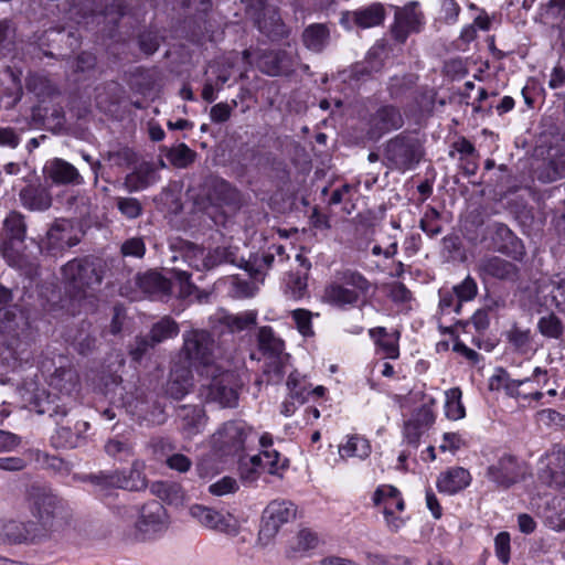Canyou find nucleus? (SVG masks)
<instances>
[{
	"mask_svg": "<svg viewBox=\"0 0 565 565\" xmlns=\"http://www.w3.org/2000/svg\"><path fill=\"white\" fill-rule=\"evenodd\" d=\"M106 264L94 256L75 257L61 267V279L73 311L94 310L98 301Z\"/></svg>",
	"mask_w": 565,
	"mask_h": 565,
	"instance_id": "1",
	"label": "nucleus"
},
{
	"mask_svg": "<svg viewBox=\"0 0 565 565\" xmlns=\"http://www.w3.org/2000/svg\"><path fill=\"white\" fill-rule=\"evenodd\" d=\"M3 236L1 252L8 264L23 270L28 276L35 274L38 263L25 253L26 223L20 212L12 211L4 218Z\"/></svg>",
	"mask_w": 565,
	"mask_h": 565,
	"instance_id": "2",
	"label": "nucleus"
},
{
	"mask_svg": "<svg viewBox=\"0 0 565 565\" xmlns=\"http://www.w3.org/2000/svg\"><path fill=\"white\" fill-rule=\"evenodd\" d=\"M424 156L418 138L402 132L384 145V163L392 170L406 171L417 166Z\"/></svg>",
	"mask_w": 565,
	"mask_h": 565,
	"instance_id": "3",
	"label": "nucleus"
},
{
	"mask_svg": "<svg viewBox=\"0 0 565 565\" xmlns=\"http://www.w3.org/2000/svg\"><path fill=\"white\" fill-rule=\"evenodd\" d=\"M216 343L206 330L192 329L183 333L182 352L189 363L201 374L216 370L214 364Z\"/></svg>",
	"mask_w": 565,
	"mask_h": 565,
	"instance_id": "4",
	"label": "nucleus"
},
{
	"mask_svg": "<svg viewBox=\"0 0 565 565\" xmlns=\"http://www.w3.org/2000/svg\"><path fill=\"white\" fill-rule=\"evenodd\" d=\"M206 377L211 381L206 385H202V395L205 401L217 403L222 408H234L238 404V383L233 372L222 371L218 369L206 373Z\"/></svg>",
	"mask_w": 565,
	"mask_h": 565,
	"instance_id": "5",
	"label": "nucleus"
},
{
	"mask_svg": "<svg viewBox=\"0 0 565 565\" xmlns=\"http://www.w3.org/2000/svg\"><path fill=\"white\" fill-rule=\"evenodd\" d=\"M78 243L79 237L76 235L73 221L56 218L39 242V249L43 255L58 257Z\"/></svg>",
	"mask_w": 565,
	"mask_h": 565,
	"instance_id": "6",
	"label": "nucleus"
},
{
	"mask_svg": "<svg viewBox=\"0 0 565 565\" xmlns=\"http://www.w3.org/2000/svg\"><path fill=\"white\" fill-rule=\"evenodd\" d=\"M482 241L489 242V249L507 255L514 260H522L526 254L523 242L508 225L501 222L487 225Z\"/></svg>",
	"mask_w": 565,
	"mask_h": 565,
	"instance_id": "7",
	"label": "nucleus"
},
{
	"mask_svg": "<svg viewBox=\"0 0 565 565\" xmlns=\"http://www.w3.org/2000/svg\"><path fill=\"white\" fill-rule=\"evenodd\" d=\"M256 64L259 71L268 76L290 75L300 64V57L297 50L288 44V49L259 52Z\"/></svg>",
	"mask_w": 565,
	"mask_h": 565,
	"instance_id": "8",
	"label": "nucleus"
},
{
	"mask_svg": "<svg viewBox=\"0 0 565 565\" xmlns=\"http://www.w3.org/2000/svg\"><path fill=\"white\" fill-rule=\"evenodd\" d=\"M296 516V508L290 501H271L263 513L259 540L267 544L278 532L279 527Z\"/></svg>",
	"mask_w": 565,
	"mask_h": 565,
	"instance_id": "9",
	"label": "nucleus"
},
{
	"mask_svg": "<svg viewBox=\"0 0 565 565\" xmlns=\"http://www.w3.org/2000/svg\"><path fill=\"white\" fill-rule=\"evenodd\" d=\"M424 13L419 10L417 1H411L403 8H397L391 34L398 43H405L411 33L420 32L424 24Z\"/></svg>",
	"mask_w": 565,
	"mask_h": 565,
	"instance_id": "10",
	"label": "nucleus"
},
{
	"mask_svg": "<svg viewBox=\"0 0 565 565\" xmlns=\"http://www.w3.org/2000/svg\"><path fill=\"white\" fill-rule=\"evenodd\" d=\"M476 273L483 282L491 280L516 281L519 279V267L500 256L484 255L476 264Z\"/></svg>",
	"mask_w": 565,
	"mask_h": 565,
	"instance_id": "11",
	"label": "nucleus"
},
{
	"mask_svg": "<svg viewBox=\"0 0 565 565\" xmlns=\"http://www.w3.org/2000/svg\"><path fill=\"white\" fill-rule=\"evenodd\" d=\"M138 520L135 522L136 537L143 540L149 535L167 527L168 515L162 503L152 500L145 503L138 511Z\"/></svg>",
	"mask_w": 565,
	"mask_h": 565,
	"instance_id": "12",
	"label": "nucleus"
},
{
	"mask_svg": "<svg viewBox=\"0 0 565 565\" xmlns=\"http://www.w3.org/2000/svg\"><path fill=\"white\" fill-rule=\"evenodd\" d=\"M42 367L47 373V383L51 390L70 401L79 385V376L74 366L65 359L60 358V364L54 367L53 372L46 363H43Z\"/></svg>",
	"mask_w": 565,
	"mask_h": 565,
	"instance_id": "13",
	"label": "nucleus"
},
{
	"mask_svg": "<svg viewBox=\"0 0 565 565\" xmlns=\"http://www.w3.org/2000/svg\"><path fill=\"white\" fill-rule=\"evenodd\" d=\"M524 471L518 458L503 455L487 469V478L498 488L509 489L523 479Z\"/></svg>",
	"mask_w": 565,
	"mask_h": 565,
	"instance_id": "14",
	"label": "nucleus"
},
{
	"mask_svg": "<svg viewBox=\"0 0 565 565\" xmlns=\"http://www.w3.org/2000/svg\"><path fill=\"white\" fill-rule=\"evenodd\" d=\"M535 175L543 183L565 178V136L550 146L546 158L535 169Z\"/></svg>",
	"mask_w": 565,
	"mask_h": 565,
	"instance_id": "15",
	"label": "nucleus"
},
{
	"mask_svg": "<svg viewBox=\"0 0 565 565\" xmlns=\"http://www.w3.org/2000/svg\"><path fill=\"white\" fill-rule=\"evenodd\" d=\"M92 483L106 488H120L130 491H138L146 488V479L137 465H134L129 473L115 471L110 473L99 472L87 477Z\"/></svg>",
	"mask_w": 565,
	"mask_h": 565,
	"instance_id": "16",
	"label": "nucleus"
},
{
	"mask_svg": "<svg viewBox=\"0 0 565 565\" xmlns=\"http://www.w3.org/2000/svg\"><path fill=\"white\" fill-rule=\"evenodd\" d=\"M57 429L53 436V443L61 448H77L85 444L89 424L75 417H61L56 419Z\"/></svg>",
	"mask_w": 565,
	"mask_h": 565,
	"instance_id": "17",
	"label": "nucleus"
},
{
	"mask_svg": "<svg viewBox=\"0 0 565 565\" xmlns=\"http://www.w3.org/2000/svg\"><path fill=\"white\" fill-rule=\"evenodd\" d=\"M403 125L401 110L393 105H383L370 116L367 135L371 139H379L392 130L402 128Z\"/></svg>",
	"mask_w": 565,
	"mask_h": 565,
	"instance_id": "18",
	"label": "nucleus"
},
{
	"mask_svg": "<svg viewBox=\"0 0 565 565\" xmlns=\"http://www.w3.org/2000/svg\"><path fill=\"white\" fill-rule=\"evenodd\" d=\"M61 512V501L52 493L39 492L33 497L31 515L52 533L56 529L57 516Z\"/></svg>",
	"mask_w": 565,
	"mask_h": 565,
	"instance_id": "19",
	"label": "nucleus"
},
{
	"mask_svg": "<svg viewBox=\"0 0 565 565\" xmlns=\"http://www.w3.org/2000/svg\"><path fill=\"white\" fill-rule=\"evenodd\" d=\"M249 429L243 422H227L214 435L215 443L226 454H236L244 449Z\"/></svg>",
	"mask_w": 565,
	"mask_h": 565,
	"instance_id": "20",
	"label": "nucleus"
},
{
	"mask_svg": "<svg viewBox=\"0 0 565 565\" xmlns=\"http://www.w3.org/2000/svg\"><path fill=\"white\" fill-rule=\"evenodd\" d=\"M190 514L200 524L207 529L216 530L224 533H235L236 522L231 514H222L221 512L201 504H194L190 508Z\"/></svg>",
	"mask_w": 565,
	"mask_h": 565,
	"instance_id": "21",
	"label": "nucleus"
},
{
	"mask_svg": "<svg viewBox=\"0 0 565 565\" xmlns=\"http://www.w3.org/2000/svg\"><path fill=\"white\" fill-rule=\"evenodd\" d=\"M44 173L56 185H79L84 182L77 168L61 158L47 161L44 167Z\"/></svg>",
	"mask_w": 565,
	"mask_h": 565,
	"instance_id": "22",
	"label": "nucleus"
},
{
	"mask_svg": "<svg viewBox=\"0 0 565 565\" xmlns=\"http://www.w3.org/2000/svg\"><path fill=\"white\" fill-rule=\"evenodd\" d=\"M193 387V375L189 367L174 365L163 385L164 395L179 401L182 399Z\"/></svg>",
	"mask_w": 565,
	"mask_h": 565,
	"instance_id": "23",
	"label": "nucleus"
},
{
	"mask_svg": "<svg viewBox=\"0 0 565 565\" xmlns=\"http://www.w3.org/2000/svg\"><path fill=\"white\" fill-rule=\"evenodd\" d=\"M21 205L31 212L47 211L53 203L50 190L42 184H29L19 192Z\"/></svg>",
	"mask_w": 565,
	"mask_h": 565,
	"instance_id": "24",
	"label": "nucleus"
},
{
	"mask_svg": "<svg viewBox=\"0 0 565 565\" xmlns=\"http://www.w3.org/2000/svg\"><path fill=\"white\" fill-rule=\"evenodd\" d=\"M136 284L145 295L159 299L168 297L172 288L171 280L156 270L138 274Z\"/></svg>",
	"mask_w": 565,
	"mask_h": 565,
	"instance_id": "25",
	"label": "nucleus"
},
{
	"mask_svg": "<svg viewBox=\"0 0 565 565\" xmlns=\"http://www.w3.org/2000/svg\"><path fill=\"white\" fill-rule=\"evenodd\" d=\"M171 248L175 252L172 260L182 259L189 267L196 270H206L205 250L203 247L189 242L179 239L171 244Z\"/></svg>",
	"mask_w": 565,
	"mask_h": 565,
	"instance_id": "26",
	"label": "nucleus"
},
{
	"mask_svg": "<svg viewBox=\"0 0 565 565\" xmlns=\"http://www.w3.org/2000/svg\"><path fill=\"white\" fill-rule=\"evenodd\" d=\"M33 407L39 414H46L51 418L65 417L68 414L67 403L55 393L41 392L33 397Z\"/></svg>",
	"mask_w": 565,
	"mask_h": 565,
	"instance_id": "27",
	"label": "nucleus"
},
{
	"mask_svg": "<svg viewBox=\"0 0 565 565\" xmlns=\"http://www.w3.org/2000/svg\"><path fill=\"white\" fill-rule=\"evenodd\" d=\"M157 180L158 174L153 164L143 162L125 177L122 186L128 192L132 193L147 189Z\"/></svg>",
	"mask_w": 565,
	"mask_h": 565,
	"instance_id": "28",
	"label": "nucleus"
},
{
	"mask_svg": "<svg viewBox=\"0 0 565 565\" xmlns=\"http://www.w3.org/2000/svg\"><path fill=\"white\" fill-rule=\"evenodd\" d=\"M177 416L189 436L200 433L206 422L205 412L199 405H180L177 408Z\"/></svg>",
	"mask_w": 565,
	"mask_h": 565,
	"instance_id": "29",
	"label": "nucleus"
},
{
	"mask_svg": "<svg viewBox=\"0 0 565 565\" xmlns=\"http://www.w3.org/2000/svg\"><path fill=\"white\" fill-rule=\"evenodd\" d=\"M301 41L307 50L321 53L330 42V30L323 23H312L302 31Z\"/></svg>",
	"mask_w": 565,
	"mask_h": 565,
	"instance_id": "30",
	"label": "nucleus"
},
{
	"mask_svg": "<svg viewBox=\"0 0 565 565\" xmlns=\"http://www.w3.org/2000/svg\"><path fill=\"white\" fill-rule=\"evenodd\" d=\"M258 30L273 41L288 36L289 30L277 10H268L257 20Z\"/></svg>",
	"mask_w": 565,
	"mask_h": 565,
	"instance_id": "31",
	"label": "nucleus"
},
{
	"mask_svg": "<svg viewBox=\"0 0 565 565\" xmlns=\"http://www.w3.org/2000/svg\"><path fill=\"white\" fill-rule=\"evenodd\" d=\"M470 481L471 477L468 470L455 468L438 479L437 487L439 491L452 494L465 489Z\"/></svg>",
	"mask_w": 565,
	"mask_h": 565,
	"instance_id": "32",
	"label": "nucleus"
},
{
	"mask_svg": "<svg viewBox=\"0 0 565 565\" xmlns=\"http://www.w3.org/2000/svg\"><path fill=\"white\" fill-rule=\"evenodd\" d=\"M238 248L232 246H217L205 253L206 270L222 264H232L241 268L242 257L237 255Z\"/></svg>",
	"mask_w": 565,
	"mask_h": 565,
	"instance_id": "33",
	"label": "nucleus"
},
{
	"mask_svg": "<svg viewBox=\"0 0 565 565\" xmlns=\"http://www.w3.org/2000/svg\"><path fill=\"white\" fill-rule=\"evenodd\" d=\"M217 321L231 333L242 332L254 328L257 323L256 311H245L238 315L222 313Z\"/></svg>",
	"mask_w": 565,
	"mask_h": 565,
	"instance_id": "34",
	"label": "nucleus"
},
{
	"mask_svg": "<svg viewBox=\"0 0 565 565\" xmlns=\"http://www.w3.org/2000/svg\"><path fill=\"white\" fill-rule=\"evenodd\" d=\"M385 18L384 7L380 3H373L369 7L353 11L354 25L362 29L380 25Z\"/></svg>",
	"mask_w": 565,
	"mask_h": 565,
	"instance_id": "35",
	"label": "nucleus"
},
{
	"mask_svg": "<svg viewBox=\"0 0 565 565\" xmlns=\"http://www.w3.org/2000/svg\"><path fill=\"white\" fill-rule=\"evenodd\" d=\"M323 300L339 307L355 305L359 300V294L339 284H331L324 289Z\"/></svg>",
	"mask_w": 565,
	"mask_h": 565,
	"instance_id": "36",
	"label": "nucleus"
},
{
	"mask_svg": "<svg viewBox=\"0 0 565 565\" xmlns=\"http://www.w3.org/2000/svg\"><path fill=\"white\" fill-rule=\"evenodd\" d=\"M0 541L8 544H29L23 521H0Z\"/></svg>",
	"mask_w": 565,
	"mask_h": 565,
	"instance_id": "37",
	"label": "nucleus"
},
{
	"mask_svg": "<svg viewBox=\"0 0 565 565\" xmlns=\"http://www.w3.org/2000/svg\"><path fill=\"white\" fill-rule=\"evenodd\" d=\"M257 339L259 350L267 358L284 354V341L274 334L270 327H262L258 331Z\"/></svg>",
	"mask_w": 565,
	"mask_h": 565,
	"instance_id": "38",
	"label": "nucleus"
},
{
	"mask_svg": "<svg viewBox=\"0 0 565 565\" xmlns=\"http://www.w3.org/2000/svg\"><path fill=\"white\" fill-rule=\"evenodd\" d=\"M287 386L289 390L290 399H286L281 406V414L285 416H290L294 414L296 406L295 401L302 404L306 401V388L301 385L298 374L296 372L291 373L287 381Z\"/></svg>",
	"mask_w": 565,
	"mask_h": 565,
	"instance_id": "39",
	"label": "nucleus"
},
{
	"mask_svg": "<svg viewBox=\"0 0 565 565\" xmlns=\"http://www.w3.org/2000/svg\"><path fill=\"white\" fill-rule=\"evenodd\" d=\"M179 333V326L171 317H163L156 322L149 332V338L156 345L171 338L177 337Z\"/></svg>",
	"mask_w": 565,
	"mask_h": 565,
	"instance_id": "40",
	"label": "nucleus"
},
{
	"mask_svg": "<svg viewBox=\"0 0 565 565\" xmlns=\"http://www.w3.org/2000/svg\"><path fill=\"white\" fill-rule=\"evenodd\" d=\"M537 329L540 333L550 339L563 341L565 327L561 318L551 312L539 319Z\"/></svg>",
	"mask_w": 565,
	"mask_h": 565,
	"instance_id": "41",
	"label": "nucleus"
},
{
	"mask_svg": "<svg viewBox=\"0 0 565 565\" xmlns=\"http://www.w3.org/2000/svg\"><path fill=\"white\" fill-rule=\"evenodd\" d=\"M541 291H547L553 305L559 309H565V273L554 275L541 287Z\"/></svg>",
	"mask_w": 565,
	"mask_h": 565,
	"instance_id": "42",
	"label": "nucleus"
},
{
	"mask_svg": "<svg viewBox=\"0 0 565 565\" xmlns=\"http://www.w3.org/2000/svg\"><path fill=\"white\" fill-rule=\"evenodd\" d=\"M371 454V446L365 438L352 436L345 445L339 447V455L342 459L352 457L364 459Z\"/></svg>",
	"mask_w": 565,
	"mask_h": 565,
	"instance_id": "43",
	"label": "nucleus"
},
{
	"mask_svg": "<svg viewBox=\"0 0 565 565\" xmlns=\"http://www.w3.org/2000/svg\"><path fill=\"white\" fill-rule=\"evenodd\" d=\"M90 324L83 322L74 339L75 349L82 355L90 354L97 348L96 330H89Z\"/></svg>",
	"mask_w": 565,
	"mask_h": 565,
	"instance_id": "44",
	"label": "nucleus"
},
{
	"mask_svg": "<svg viewBox=\"0 0 565 565\" xmlns=\"http://www.w3.org/2000/svg\"><path fill=\"white\" fill-rule=\"evenodd\" d=\"M166 157L173 167L185 169L195 161L196 152L190 149L185 143H179L170 148Z\"/></svg>",
	"mask_w": 565,
	"mask_h": 565,
	"instance_id": "45",
	"label": "nucleus"
},
{
	"mask_svg": "<svg viewBox=\"0 0 565 565\" xmlns=\"http://www.w3.org/2000/svg\"><path fill=\"white\" fill-rule=\"evenodd\" d=\"M507 340L513 347L514 351L526 354L531 349L532 334L530 329L522 330L513 326L507 332Z\"/></svg>",
	"mask_w": 565,
	"mask_h": 565,
	"instance_id": "46",
	"label": "nucleus"
},
{
	"mask_svg": "<svg viewBox=\"0 0 565 565\" xmlns=\"http://www.w3.org/2000/svg\"><path fill=\"white\" fill-rule=\"evenodd\" d=\"M274 259L275 255L273 253H266L260 256L252 255L248 259L242 257L241 268L248 271L250 276L256 277L258 274H262L264 269L270 268Z\"/></svg>",
	"mask_w": 565,
	"mask_h": 565,
	"instance_id": "47",
	"label": "nucleus"
},
{
	"mask_svg": "<svg viewBox=\"0 0 565 565\" xmlns=\"http://www.w3.org/2000/svg\"><path fill=\"white\" fill-rule=\"evenodd\" d=\"M399 498V491L393 486H382L380 487L373 497V501L376 505L383 503L384 510L383 513L385 515L386 521H390V516L394 514V509H392V503L394 500Z\"/></svg>",
	"mask_w": 565,
	"mask_h": 565,
	"instance_id": "48",
	"label": "nucleus"
},
{
	"mask_svg": "<svg viewBox=\"0 0 565 565\" xmlns=\"http://www.w3.org/2000/svg\"><path fill=\"white\" fill-rule=\"evenodd\" d=\"M25 86L29 92L40 98L49 97L56 93V88L52 82L47 77L39 74L30 75L26 78Z\"/></svg>",
	"mask_w": 565,
	"mask_h": 565,
	"instance_id": "49",
	"label": "nucleus"
},
{
	"mask_svg": "<svg viewBox=\"0 0 565 565\" xmlns=\"http://www.w3.org/2000/svg\"><path fill=\"white\" fill-rule=\"evenodd\" d=\"M115 202L120 214L128 220H136L143 213V205L136 198L117 196Z\"/></svg>",
	"mask_w": 565,
	"mask_h": 565,
	"instance_id": "50",
	"label": "nucleus"
},
{
	"mask_svg": "<svg viewBox=\"0 0 565 565\" xmlns=\"http://www.w3.org/2000/svg\"><path fill=\"white\" fill-rule=\"evenodd\" d=\"M151 492L160 500L168 503H174L181 500L182 492L180 486L169 482H154L150 488Z\"/></svg>",
	"mask_w": 565,
	"mask_h": 565,
	"instance_id": "51",
	"label": "nucleus"
},
{
	"mask_svg": "<svg viewBox=\"0 0 565 565\" xmlns=\"http://www.w3.org/2000/svg\"><path fill=\"white\" fill-rule=\"evenodd\" d=\"M454 292L457 298L455 312L459 313L462 301L472 300L478 292V286L475 279L470 276L466 277L463 281L454 287Z\"/></svg>",
	"mask_w": 565,
	"mask_h": 565,
	"instance_id": "52",
	"label": "nucleus"
},
{
	"mask_svg": "<svg viewBox=\"0 0 565 565\" xmlns=\"http://www.w3.org/2000/svg\"><path fill=\"white\" fill-rule=\"evenodd\" d=\"M29 544H38L51 537L52 532L36 519L23 522Z\"/></svg>",
	"mask_w": 565,
	"mask_h": 565,
	"instance_id": "53",
	"label": "nucleus"
},
{
	"mask_svg": "<svg viewBox=\"0 0 565 565\" xmlns=\"http://www.w3.org/2000/svg\"><path fill=\"white\" fill-rule=\"evenodd\" d=\"M132 444L128 440L109 439L105 445V451L119 460H127L134 455Z\"/></svg>",
	"mask_w": 565,
	"mask_h": 565,
	"instance_id": "54",
	"label": "nucleus"
},
{
	"mask_svg": "<svg viewBox=\"0 0 565 565\" xmlns=\"http://www.w3.org/2000/svg\"><path fill=\"white\" fill-rule=\"evenodd\" d=\"M286 355L269 356L265 363L264 374L267 375V382L278 383L284 374Z\"/></svg>",
	"mask_w": 565,
	"mask_h": 565,
	"instance_id": "55",
	"label": "nucleus"
},
{
	"mask_svg": "<svg viewBox=\"0 0 565 565\" xmlns=\"http://www.w3.org/2000/svg\"><path fill=\"white\" fill-rule=\"evenodd\" d=\"M461 391L452 388L447 393L446 414L451 419H460L465 416V407L460 402Z\"/></svg>",
	"mask_w": 565,
	"mask_h": 565,
	"instance_id": "56",
	"label": "nucleus"
},
{
	"mask_svg": "<svg viewBox=\"0 0 565 565\" xmlns=\"http://www.w3.org/2000/svg\"><path fill=\"white\" fill-rule=\"evenodd\" d=\"M122 257L142 258L146 254V243L142 237H130L120 246Z\"/></svg>",
	"mask_w": 565,
	"mask_h": 565,
	"instance_id": "57",
	"label": "nucleus"
},
{
	"mask_svg": "<svg viewBox=\"0 0 565 565\" xmlns=\"http://www.w3.org/2000/svg\"><path fill=\"white\" fill-rule=\"evenodd\" d=\"M291 317L296 323L297 330L303 337H312L315 334L311 326V311L307 309H296L291 311Z\"/></svg>",
	"mask_w": 565,
	"mask_h": 565,
	"instance_id": "58",
	"label": "nucleus"
},
{
	"mask_svg": "<svg viewBox=\"0 0 565 565\" xmlns=\"http://www.w3.org/2000/svg\"><path fill=\"white\" fill-rule=\"evenodd\" d=\"M106 158L117 167H129L137 160L136 153L128 147L108 151Z\"/></svg>",
	"mask_w": 565,
	"mask_h": 565,
	"instance_id": "59",
	"label": "nucleus"
},
{
	"mask_svg": "<svg viewBox=\"0 0 565 565\" xmlns=\"http://www.w3.org/2000/svg\"><path fill=\"white\" fill-rule=\"evenodd\" d=\"M238 490V483L235 478L225 476L209 487L210 493L222 497L235 493Z\"/></svg>",
	"mask_w": 565,
	"mask_h": 565,
	"instance_id": "60",
	"label": "nucleus"
},
{
	"mask_svg": "<svg viewBox=\"0 0 565 565\" xmlns=\"http://www.w3.org/2000/svg\"><path fill=\"white\" fill-rule=\"evenodd\" d=\"M265 465L264 468H266L267 472L270 475H277L279 470H282L288 465V459L280 458V455L276 450H264L263 451Z\"/></svg>",
	"mask_w": 565,
	"mask_h": 565,
	"instance_id": "61",
	"label": "nucleus"
},
{
	"mask_svg": "<svg viewBox=\"0 0 565 565\" xmlns=\"http://www.w3.org/2000/svg\"><path fill=\"white\" fill-rule=\"evenodd\" d=\"M214 193L222 204H233L237 199L236 190L228 182L223 180L216 181L214 184Z\"/></svg>",
	"mask_w": 565,
	"mask_h": 565,
	"instance_id": "62",
	"label": "nucleus"
},
{
	"mask_svg": "<svg viewBox=\"0 0 565 565\" xmlns=\"http://www.w3.org/2000/svg\"><path fill=\"white\" fill-rule=\"evenodd\" d=\"M307 286V276L292 274L289 276V280L287 284V292L294 299H300L305 296Z\"/></svg>",
	"mask_w": 565,
	"mask_h": 565,
	"instance_id": "63",
	"label": "nucleus"
},
{
	"mask_svg": "<svg viewBox=\"0 0 565 565\" xmlns=\"http://www.w3.org/2000/svg\"><path fill=\"white\" fill-rule=\"evenodd\" d=\"M495 554L498 558L507 564L510 561V535L508 532H501L494 540Z\"/></svg>",
	"mask_w": 565,
	"mask_h": 565,
	"instance_id": "64",
	"label": "nucleus"
}]
</instances>
